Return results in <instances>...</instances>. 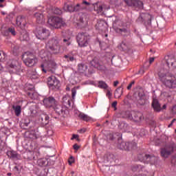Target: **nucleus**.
<instances>
[{"label":"nucleus","mask_w":176,"mask_h":176,"mask_svg":"<svg viewBox=\"0 0 176 176\" xmlns=\"http://www.w3.org/2000/svg\"><path fill=\"white\" fill-rule=\"evenodd\" d=\"M153 20V16L152 14L148 12H141L140 16L136 19V23L140 24H144L145 27H151L152 25V21Z\"/></svg>","instance_id":"39448f33"},{"label":"nucleus","mask_w":176,"mask_h":176,"mask_svg":"<svg viewBox=\"0 0 176 176\" xmlns=\"http://www.w3.org/2000/svg\"><path fill=\"white\" fill-rule=\"evenodd\" d=\"M151 107L153 108L155 112H160L162 111V107L160 106V103H159V100H157V99H153Z\"/></svg>","instance_id":"a878e982"},{"label":"nucleus","mask_w":176,"mask_h":176,"mask_svg":"<svg viewBox=\"0 0 176 176\" xmlns=\"http://www.w3.org/2000/svg\"><path fill=\"white\" fill-rule=\"evenodd\" d=\"M133 173H141V170H145V166L143 165H133L131 168Z\"/></svg>","instance_id":"2f4dec72"},{"label":"nucleus","mask_w":176,"mask_h":176,"mask_svg":"<svg viewBox=\"0 0 176 176\" xmlns=\"http://www.w3.org/2000/svg\"><path fill=\"white\" fill-rule=\"evenodd\" d=\"M28 76H29V78H30V79H38V73L36 72V71L35 69L29 71L28 73Z\"/></svg>","instance_id":"c9c22d12"},{"label":"nucleus","mask_w":176,"mask_h":176,"mask_svg":"<svg viewBox=\"0 0 176 176\" xmlns=\"http://www.w3.org/2000/svg\"><path fill=\"white\" fill-rule=\"evenodd\" d=\"M8 32L11 34L13 36H16V30H14V28H9L7 30Z\"/></svg>","instance_id":"5fc2aeb1"},{"label":"nucleus","mask_w":176,"mask_h":176,"mask_svg":"<svg viewBox=\"0 0 176 176\" xmlns=\"http://www.w3.org/2000/svg\"><path fill=\"white\" fill-rule=\"evenodd\" d=\"M75 96H76V89L75 88H73L72 89V98H75Z\"/></svg>","instance_id":"0e129e2a"},{"label":"nucleus","mask_w":176,"mask_h":176,"mask_svg":"<svg viewBox=\"0 0 176 176\" xmlns=\"http://www.w3.org/2000/svg\"><path fill=\"white\" fill-rule=\"evenodd\" d=\"M20 39H24L25 41H28L30 39V36L28 33L25 30H22L21 32V35L19 36Z\"/></svg>","instance_id":"58836bf2"},{"label":"nucleus","mask_w":176,"mask_h":176,"mask_svg":"<svg viewBox=\"0 0 176 176\" xmlns=\"http://www.w3.org/2000/svg\"><path fill=\"white\" fill-rule=\"evenodd\" d=\"M95 27L97 30H98V31L103 32V31L107 30V27H108V25L104 21H98Z\"/></svg>","instance_id":"393cba45"},{"label":"nucleus","mask_w":176,"mask_h":176,"mask_svg":"<svg viewBox=\"0 0 176 176\" xmlns=\"http://www.w3.org/2000/svg\"><path fill=\"white\" fill-rule=\"evenodd\" d=\"M159 79L162 83L169 89H175V77L168 72V70L162 68L158 72Z\"/></svg>","instance_id":"f257e3e1"},{"label":"nucleus","mask_w":176,"mask_h":176,"mask_svg":"<svg viewBox=\"0 0 176 176\" xmlns=\"http://www.w3.org/2000/svg\"><path fill=\"white\" fill-rule=\"evenodd\" d=\"M52 13H54V14H56L57 16H60L63 14V11L58 8H54L52 9Z\"/></svg>","instance_id":"c03bdc74"},{"label":"nucleus","mask_w":176,"mask_h":176,"mask_svg":"<svg viewBox=\"0 0 176 176\" xmlns=\"http://www.w3.org/2000/svg\"><path fill=\"white\" fill-rule=\"evenodd\" d=\"M78 25L79 27H85V21H83V17L80 16L78 23Z\"/></svg>","instance_id":"6e6d98bb"},{"label":"nucleus","mask_w":176,"mask_h":176,"mask_svg":"<svg viewBox=\"0 0 176 176\" xmlns=\"http://www.w3.org/2000/svg\"><path fill=\"white\" fill-rule=\"evenodd\" d=\"M75 162V160L74 159V157H70L68 161L69 164L71 166L72 163Z\"/></svg>","instance_id":"69168bd1"},{"label":"nucleus","mask_w":176,"mask_h":176,"mask_svg":"<svg viewBox=\"0 0 176 176\" xmlns=\"http://www.w3.org/2000/svg\"><path fill=\"white\" fill-rule=\"evenodd\" d=\"M119 127L121 130L126 131L127 130V127H129V124H127V123L125 122H121L119 125Z\"/></svg>","instance_id":"de8ad7c7"},{"label":"nucleus","mask_w":176,"mask_h":176,"mask_svg":"<svg viewBox=\"0 0 176 176\" xmlns=\"http://www.w3.org/2000/svg\"><path fill=\"white\" fill-rule=\"evenodd\" d=\"M41 57L45 61V63L41 65V70L44 74H46L47 71L54 73L56 68H57V64L53 60H52V55L49 52H44L43 54H41Z\"/></svg>","instance_id":"f03ea898"},{"label":"nucleus","mask_w":176,"mask_h":176,"mask_svg":"<svg viewBox=\"0 0 176 176\" xmlns=\"http://www.w3.org/2000/svg\"><path fill=\"white\" fill-rule=\"evenodd\" d=\"M166 64L168 67H175L176 65V60H175V58L174 57H171V56H167V58H166Z\"/></svg>","instance_id":"7c9ffc66"},{"label":"nucleus","mask_w":176,"mask_h":176,"mask_svg":"<svg viewBox=\"0 0 176 176\" xmlns=\"http://www.w3.org/2000/svg\"><path fill=\"white\" fill-rule=\"evenodd\" d=\"M78 118L81 120H84V122H90V120H91V118L89 116H87L83 113H80L78 114Z\"/></svg>","instance_id":"4c0bfd02"},{"label":"nucleus","mask_w":176,"mask_h":176,"mask_svg":"<svg viewBox=\"0 0 176 176\" xmlns=\"http://www.w3.org/2000/svg\"><path fill=\"white\" fill-rule=\"evenodd\" d=\"M26 24H27V19H25V16L19 15L16 17V25H19V27H21V28H24Z\"/></svg>","instance_id":"5701e85b"},{"label":"nucleus","mask_w":176,"mask_h":176,"mask_svg":"<svg viewBox=\"0 0 176 176\" xmlns=\"http://www.w3.org/2000/svg\"><path fill=\"white\" fill-rule=\"evenodd\" d=\"M93 6L94 10L98 13H101V12H102V10L104 9L102 8V5L100 4L99 2L94 3Z\"/></svg>","instance_id":"e433bc0d"},{"label":"nucleus","mask_w":176,"mask_h":176,"mask_svg":"<svg viewBox=\"0 0 176 176\" xmlns=\"http://www.w3.org/2000/svg\"><path fill=\"white\" fill-rule=\"evenodd\" d=\"M34 17L36 18L38 24L45 23V17L43 16V14L42 12H36L34 14Z\"/></svg>","instance_id":"c85d7f7f"},{"label":"nucleus","mask_w":176,"mask_h":176,"mask_svg":"<svg viewBox=\"0 0 176 176\" xmlns=\"http://www.w3.org/2000/svg\"><path fill=\"white\" fill-rule=\"evenodd\" d=\"M116 32L118 34H121L122 36H127L128 35H130V30L125 28H117L116 29Z\"/></svg>","instance_id":"cd10ccee"},{"label":"nucleus","mask_w":176,"mask_h":176,"mask_svg":"<svg viewBox=\"0 0 176 176\" xmlns=\"http://www.w3.org/2000/svg\"><path fill=\"white\" fill-rule=\"evenodd\" d=\"M63 43L66 46H69V45H71V37L63 38Z\"/></svg>","instance_id":"864d4df0"},{"label":"nucleus","mask_w":176,"mask_h":176,"mask_svg":"<svg viewBox=\"0 0 176 176\" xmlns=\"http://www.w3.org/2000/svg\"><path fill=\"white\" fill-rule=\"evenodd\" d=\"M136 94H138V104H139V105H145V104H146V96L144 91L140 90Z\"/></svg>","instance_id":"6ab92c4d"},{"label":"nucleus","mask_w":176,"mask_h":176,"mask_svg":"<svg viewBox=\"0 0 176 176\" xmlns=\"http://www.w3.org/2000/svg\"><path fill=\"white\" fill-rule=\"evenodd\" d=\"M54 134V132L53 131V129H48L47 131V135L48 137H52Z\"/></svg>","instance_id":"e2e57ef3"},{"label":"nucleus","mask_w":176,"mask_h":176,"mask_svg":"<svg viewBox=\"0 0 176 176\" xmlns=\"http://www.w3.org/2000/svg\"><path fill=\"white\" fill-rule=\"evenodd\" d=\"M20 53V46L13 45H12V54L14 56H19V54Z\"/></svg>","instance_id":"37998d69"},{"label":"nucleus","mask_w":176,"mask_h":176,"mask_svg":"<svg viewBox=\"0 0 176 176\" xmlns=\"http://www.w3.org/2000/svg\"><path fill=\"white\" fill-rule=\"evenodd\" d=\"M47 23L53 28H61V27H64L65 25V23L63 21V19L58 16L50 17Z\"/></svg>","instance_id":"1a4fd4ad"},{"label":"nucleus","mask_w":176,"mask_h":176,"mask_svg":"<svg viewBox=\"0 0 176 176\" xmlns=\"http://www.w3.org/2000/svg\"><path fill=\"white\" fill-rule=\"evenodd\" d=\"M30 111L32 115H36L38 113V106L36 104H32L30 107Z\"/></svg>","instance_id":"a19ab883"},{"label":"nucleus","mask_w":176,"mask_h":176,"mask_svg":"<svg viewBox=\"0 0 176 176\" xmlns=\"http://www.w3.org/2000/svg\"><path fill=\"white\" fill-rule=\"evenodd\" d=\"M98 87H100V89H108V85L104 81H99Z\"/></svg>","instance_id":"09e8293b"},{"label":"nucleus","mask_w":176,"mask_h":176,"mask_svg":"<svg viewBox=\"0 0 176 176\" xmlns=\"http://www.w3.org/2000/svg\"><path fill=\"white\" fill-rule=\"evenodd\" d=\"M36 36L38 39H41V41L47 39L49 36H50V32L46 28H41L38 30Z\"/></svg>","instance_id":"2eb2a0df"},{"label":"nucleus","mask_w":176,"mask_h":176,"mask_svg":"<svg viewBox=\"0 0 176 176\" xmlns=\"http://www.w3.org/2000/svg\"><path fill=\"white\" fill-rule=\"evenodd\" d=\"M52 109L58 115H65V109H64V107L57 103Z\"/></svg>","instance_id":"bb28decb"},{"label":"nucleus","mask_w":176,"mask_h":176,"mask_svg":"<svg viewBox=\"0 0 176 176\" xmlns=\"http://www.w3.org/2000/svg\"><path fill=\"white\" fill-rule=\"evenodd\" d=\"M118 148L122 151H133L137 149V144L135 142H121L118 144Z\"/></svg>","instance_id":"9b49d317"},{"label":"nucleus","mask_w":176,"mask_h":176,"mask_svg":"<svg viewBox=\"0 0 176 176\" xmlns=\"http://www.w3.org/2000/svg\"><path fill=\"white\" fill-rule=\"evenodd\" d=\"M146 174H148V170H146V168L144 166V169H142L140 172H139V175L140 176H146Z\"/></svg>","instance_id":"4d7b16f0"},{"label":"nucleus","mask_w":176,"mask_h":176,"mask_svg":"<svg viewBox=\"0 0 176 176\" xmlns=\"http://www.w3.org/2000/svg\"><path fill=\"white\" fill-rule=\"evenodd\" d=\"M6 155L10 159H20V155L14 151H7Z\"/></svg>","instance_id":"c756f323"},{"label":"nucleus","mask_w":176,"mask_h":176,"mask_svg":"<svg viewBox=\"0 0 176 176\" xmlns=\"http://www.w3.org/2000/svg\"><path fill=\"white\" fill-rule=\"evenodd\" d=\"M63 9L65 12H78L79 9H80V4L78 3L76 6H74L71 3H65Z\"/></svg>","instance_id":"aec40b11"},{"label":"nucleus","mask_w":176,"mask_h":176,"mask_svg":"<svg viewBox=\"0 0 176 176\" xmlns=\"http://www.w3.org/2000/svg\"><path fill=\"white\" fill-rule=\"evenodd\" d=\"M68 98H71V97L67 96H63L62 100H63V104H65H65H67V102H68Z\"/></svg>","instance_id":"680f3d73"},{"label":"nucleus","mask_w":176,"mask_h":176,"mask_svg":"<svg viewBox=\"0 0 176 176\" xmlns=\"http://www.w3.org/2000/svg\"><path fill=\"white\" fill-rule=\"evenodd\" d=\"M49 170L47 168H41L38 170V175L40 176H46L47 175Z\"/></svg>","instance_id":"a18cd8bd"},{"label":"nucleus","mask_w":176,"mask_h":176,"mask_svg":"<svg viewBox=\"0 0 176 176\" xmlns=\"http://www.w3.org/2000/svg\"><path fill=\"white\" fill-rule=\"evenodd\" d=\"M25 158L28 160H36L34 151H28L25 154Z\"/></svg>","instance_id":"72a5a7b5"},{"label":"nucleus","mask_w":176,"mask_h":176,"mask_svg":"<svg viewBox=\"0 0 176 176\" xmlns=\"http://www.w3.org/2000/svg\"><path fill=\"white\" fill-rule=\"evenodd\" d=\"M47 50L51 52L52 54H59L61 52V45L57 37L50 38L45 44Z\"/></svg>","instance_id":"20e7f679"},{"label":"nucleus","mask_w":176,"mask_h":176,"mask_svg":"<svg viewBox=\"0 0 176 176\" xmlns=\"http://www.w3.org/2000/svg\"><path fill=\"white\" fill-rule=\"evenodd\" d=\"M72 102H73L72 99H71V98H68V100L65 105H67V107L69 108L71 107V105H72Z\"/></svg>","instance_id":"052dcab7"},{"label":"nucleus","mask_w":176,"mask_h":176,"mask_svg":"<svg viewBox=\"0 0 176 176\" xmlns=\"http://www.w3.org/2000/svg\"><path fill=\"white\" fill-rule=\"evenodd\" d=\"M90 64L92 67L97 68V69L100 71L105 69V66H104L102 62L100 61L97 57L94 58L93 60L90 61Z\"/></svg>","instance_id":"f3484780"},{"label":"nucleus","mask_w":176,"mask_h":176,"mask_svg":"<svg viewBox=\"0 0 176 176\" xmlns=\"http://www.w3.org/2000/svg\"><path fill=\"white\" fill-rule=\"evenodd\" d=\"M86 69H87V65L82 63L78 64V72H80V74H83L86 71Z\"/></svg>","instance_id":"79ce46f5"},{"label":"nucleus","mask_w":176,"mask_h":176,"mask_svg":"<svg viewBox=\"0 0 176 176\" xmlns=\"http://www.w3.org/2000/svg\"><path fill=\"white\" fill-rule=\"evenodd\" d=\"M64 57L67 60V61H68V62L75 61V58L74 57V56H72L70 54L65 55Z\"/></svg>","instance_id":"3c124183"},{"label":"nucleus","mask_w":176,"mask_h":176,"mask_svg":"<svg viewBox=\"0 0 176 176\" xmlns=\"http://www.w3.org/2000/svg\"><path fill=\"white\" fill-rule=\"evenodd\" d=\"M23 63L26 67H34L35 65L38 63V58L32 52H25L23 56Z\"/></svg>","instance_id":"423d86ee"},{"label":"nucleus","mask_w":176,"mask_h":176,"mask_svg":"<svg viewBox=\"0 0 176 176\" xmlns=\"http://www.w3.org/2000/svg\"><path fill=\"white\" fill-rule=\"evenodd\" d=\"M73 148L75 151H78V149H79L80 148V146H78V144H74Z\"/></svg>","instance_id":"774afa93"},{"label":"nucleus","mask_w":176,"mask_h":176,"mask_svg":"<svg viewBox=\"0 0 176 176\" xmlns=\"http://www.w3.org/2000/svg\"><path fill=\"white\" fill-rule=\"evenodd\" d=\"M43 102V105L45 106L46 108H53L54 107H56L57 104L56 98H54L53 96L44 98Z\"/></svg>","instance_id":"4468645a"},{"label":"nucleus","mask_w":176,"mask_h":176,"mask_svg":"<svg viewBox=\"0 0 176 176\" xmlns=\"http://www.w3.org/2000/svg\"><path fill=\"white\" fill-rule=\"evenodd\" d=\"M138 159L140 162H143L146 164H150L151 165L156 164L157 163V157L153 155L142 153L138 155Z\"/></svg>","instance_id":"0eeeda50"},{"label":"nucleus","mask_w":176,"mask_h":176,"mask_svg":"<svg viewBox=\"0 0 176 176\" xmlns=\"http://www.w3.org/2000/svg\"><path fill=\"white\" fill-rule=\"evenodd\" d=\"M113 27H121V25H123V22H122L119 19H116L113 23Z\"/></svg>","instance_id":"8fccbe9b"},{"label":"nucleus","mask_w":176,"mask_h":176,"mask_svg":"<svg viewBox=\"0 0 176 176\" xmlns=\"http://www.w3.org/2000/svg\"><path fill=\"white\" fill-rule=\"evenodd\" d=\"M107 139L109 141H113V140H115V135H113V133H109L107 136Z\"/></svg>","instance_id":"bf43d9fd"},{"label":"nucleus","mask_w":176,"mask_h":176,"mask_svg":"<svg viewBox=\"0 0 176 176\" xmlns=\"http://www.w3.org/2000/svg\"><path fill=\"white\" fill-rule=\"evenodd\" d=\"M131 43H133V38H123L120 44V47L123 52H127L131 49Z\"/></svg>","instance_id":"dca6fc26"},{"label":"nucleus","mask_w":176,"mask_h":176,"mask_svg":"<svg viewBox=\"0 0 176 176\" xmlns=\"http://www.w3.org/2000/svg\"><path fill=\"white\" fill-rule=\"evenodd\" d=\"M122 94H123V87L120 86L116 89L114 96L116 98H120Z\"/></svg>","instance_id":"473e14b6"},{"label":"nucleus","mask_w":176,"mask_h":176,"mask_svg":"<svg viewBox=\"0 0 176 176\" xmlns=\"http://www.w3.org/2000/svg\"><path fill=\"white\" fill-rule=\"evenodd\" d=\"M16 116H20L21 115V106L16 105L12 107Z\"/></svg>","instance_id":"ea45409f"},{"label":"nucleus","mask_w":176,"mask_h":176,"mask_svg":"<svg viewBox=\"0 0 176 176\" xmlns=\"http://www.w3.org/2000/svg\"><path fill=\"white\" fill-rule=\"evenodd\" d=\"M34 94H35V91H27V96H28V97L30 98H31L32 100L35 99Z\"/></svg>","instance_id":"603ef678"},{"label":"nucleus","mask_w":176,"mask_h":176,"mask_svg":"<svg viewBox=\"0 0 176 176\" xmlns=\"http://www.w3.org/2000/svg\"><path fill=\"white\" fill-rule=\"evenodd\" d=\"M115 155L112 153H107L104 157V162L108 163L109 166H112L115 163Z\"/></svg>","instance_id":"4be33fe9"},{"label":"nucleus","mask_w":176,"mask_h":176,"mask_svg":"<svg viewBox=\"0 0 176 176\" xmlns=\"http://www.w3.org/2000/svg\"><path fill=\"white\" fill-rule=\"evenodd\" d=\"M6 57V54L3 51H0V62L5 61V58Z\"/></svg>","instance_id":"13d9d810"},{"label":"nucleus","mask_w":176,"mask_h":176,"mask_svg":"<svg viewBox=\"0 0 176 176\" xmlns=\"http://www.w3.org/2000/svg\"><path fill=\"white\" fill-rule=\"evenodd\" d=\"M49 119L50 117L47 116V114H41L38 118V121L42 126H46V124H49Z\"/></svg>","instance_id":"b1692460"},{"label":"nucleus","mask_w":176,"mask_h":176,"mask_svg":"<svg viewBox=\"0 0 176 176\" xmlns=\"http://www.w3.org/2000/svg\"><path fill=\"white\" fill-rule=\"evenodd\" d=\"M25 89L27 91H35V87L34 86V85L26 84Z\"/></svg>","instance_id":"49530a36"},{"label":"nucleus","mask_w":176,"mask_h":176,"mask_svg":"<svg viewBox=\"0 0 176 176\" xmlns=\"http://www.w3.org/2000/svg\"><path fill=\"white\" fill-rule=\"evenodd\" d=\"M47 160L46 158H40L37 160V164L40 167H46L47 166Z\"/></svg>","instance_id":"f704fd0d"},{"label":"nucleus","mask_w":176,"mask_h":176,"mask_svg":"<svg viewBox=\"0 0 176 176\" xmlns=\"http://www.w3.org/2000/svg\"><path fill=\"white\" fill-rule=\"evenodd\" d=\"M25 136L26 138H30V140H37V138H40L41 135V133L38 131V129H36L25 132Z\"/></svg>","instance_id":"a211bd4d"},{"label":"nucleus","mask_w":176,"mask_h":176,"mask_svg":"<svg viewBox=\"0 0 176 176\" xmlns=\"http://www.w3.org/2000/svg\"><path fill=\"white\" fill-rule=\"evenodd\" d=\"M134 83H135V81L131 82V83L127 87V90H130L133 87V85H134Z\"/></svg>","instance_id":"338daca9"},{"label":"nucleus","mask_w":176,"mask_h":176,"mask_svg":"<svg viewBox=\"0 0 176 176\" xmlns=\"http://www.w3.org/2000/svg\"><path fill=\"white\" fill-rule=\"evenodd\" d=\"M47 85L51 90H54L55 91L58 90L61 86L60 81L54 76L47 78Z\"/></svg>","instance_id":"f8f14e48"},{"label":"nucleus","mask_w":176,"mask_h":176,"mask_svg":"<svg viewBox=\"0 0 176 176\" xmlns=\"http://www.w3.org/2000/svg\"><path fill=\"white\" fill-rule=\"evenodd\" d=\"M124 2L128 6L133 8H142L144 6V3L140 0H124Z\"/></svg>","instance_id":"412c9836"},{"label":"nucleus","mask_w":176,"mask_h":176,"mask_svg":"<svg viewBox=\"0 0 176 176\" xmlns=\"http://www.w3.org/2000/svg\"><path fill=\"white\" fill-rule=\"evenodd\" d=\"M76 41L80 47H86L90 42V35L87 32H80L76 36Z\"/></svg>","instance_id":"6e6552de"},{"label":"nucleus","mask_w":176,"mask_h":176,"mask_svg":"<svg viewBox=\"0 0 176 176\" xmlns=\"http://www.w3.org/2000/svg\"><path fill=\"white\" fill-rule=\"evenodd\" d=\"M121 118L129 119L133 122H140L144 120V114L140 111H122L120 112Z\"/></svg>","instance_id":"7ed1b4c3"},{"label":"nucleus","mask_w":176,"mask_h":176,"mask_svg":"<svg viewBox=\"0 0 176 176\" xmlns=\"http://www.w3.org/2000/svg\"><path fill=\"white\" fill-rule=\"evenodd\" d=\"M8 67L11 68L15 74H20L23 72L24 69H21V66L19 65V62L16 60L12 59L8 62Z\"/></svg>","instance_id":"ddd939ff"},{"label":"nucleus","mask_w":176,"mask_h":176,"mask_svg":"<svg viewBox=\"0 0 176 176\" xmlns=\"http://www.w3.org/2000/svg\"><path fill=\"white\" fill-rule=\"evenodd\" d=\"M176 149V144L174 143H170L169 144H166L164 148L161 149L160 153L162 157L167 158L170 155L174 152Z\"/></svg>","instance_id":"9d476101"}]
</instances>
